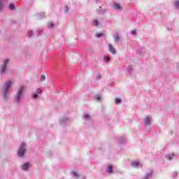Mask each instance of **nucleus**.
<instances>
[{
	"mask_svg": "<svg viewBox=\"0 0 179 179\" xmlns=\"http://www.w3.org/2000/svg\"><path fill=\"white\" fill-rule=\"evenodd\" d=\"M23 90H24V85H21L18 90L17 94L15 97V100L16 101H17V103H19L20 101V99H22Z\"/></svg>",
	"mask_w": 179,
	"mask_h": 179,
	"instance_id": "f257e3e1",
	"label": "nucleus"
},
{
	"mask_svg": "<svg viewBox=\"0 0 179 179\" xmlns=\"http://www.w3.org/2000/svg\"><path fill=\"white\" fill-rule=\"evenodd\" d=\"M26 152V143H22L20 146V149L18 150V156L20 157H23L24 156V152Z\"/></svg>",
	"mask_w": 179,
	"mask_h": 179,
	"instance_id": "f03ea898",
	"label": "nucleus"
},
{
	"mask_svg": "<svg viewBox=\"0 0 179 179\" xmlns=\"http://www.w3.org/2000/svg\"><path fill=\"white\" fill-rule=\"evenodd\" d=\"M11 85H12V82L10 81H7L5 84V86L3 87V94H4L5 99H6V94H8L9 92V89H10Z\"/></svg>",
	"mask_w": 179,
	"mask_h": 179,
	"instance_id": "7ed1b4c3",
	"label": "nucleus"
},
{
	"mask_svg": "<svg viewBox=\"0 0 179 179\" xmlns=\"http://www.w3.org/2000/svg\"><path fill=\"white\" fill-rule=\"evenodd\" d=\"M9 62V59H6L4 61V64L3 66H1L0 71H1V73H3V72H5V71H6V66H8V63Z\"/></svg>",
	"mask_w": 179,
	"mask_h": 179,
	"instance_id": "20e7f679",
	"label": "nucleus"
},
{
	"mask_svg": "<svg viewBox=\"0 0 179 179\" xmlns=\"http://www.w3.org/2000/svg\"><path fill=\"white\" fill-rule=\"evenodd\" d=\"M29 166H30V164L29 162H27L21 166V169H22V170H24V171H27Z\"/></svg>",
	"mask_w": 179,
	"mask_h": 179,
	"instance_id": "39448f33",
	"label": "nucleus"
},
{
	"mask_svg": "<svg viewBox=\"0 0 179 179\" xmlns=\"http://www.w3.org/2000/svg\"><path fill=\"white\" fill-rule=\"evenodd\" d=\"M131 166H132L133 167H136V168H138V167H140V166H141V163H139L138 161H135V162H131Z\"/></svg>",
	"mask_w": 179,
	"mask_h": 179,
	"instance_id": "423d86ee",
	"label": "nucleus"
},
{
	"mask_svg": "<svg viewBox=\"0 0 179 179\" xmlns=\"http://www.w3.org/2000/svg\"><path fill=\"white\" fill-rule=\"evenodd\" d=\"M108 46H109L110 52H111V54H115L116 52L115 48H114L113 46L110 44H109Z\"/></svg>",
	"mask_w": 179,
	"mask_h": 179,
	"instance_id": "0eeeda50",
	"label": "nucleus"
},
{
	"mask_svg": "<svg viewBox=\"0 0 179 179\" xmlns=\"http://www.w3.org/2000/svg\"><path fill=\"white\" fill-rule=\"evenodd\" d=\"M166 159H168V160H173V157H174V154H169L165 155Z\"/></svg>",
	"mask_w": 179,
	"mask_h": 179,
	"instance_id": "6e6552de",
	"label": "nucleus"
},
{
	"mask_svg": "<svg viewBox=\"0 0 179 179\" xmlns=\"http://www.w3.org/2000/svg\"><path fill=\"white\" fill-rule=\"evenodd\" d=\"M113 6L115 9H117L119 10L122 9L121 5L119 3H114Z\"/></svg>",
	"mask_w": 179,
	"mask_h": 179,
	"instance_id": "1a4fd4ad",
	"label": "nucleus"
},
{
	"mask_svg": "<svg viewBox=\"0 0 179 179\" xmlns=\"http://www.w3.org/2000/svg\"><path fill=\"white\" fill-rule=\"evenodd\" d=\"M144 124H145V125H148V124H150V118L149 117H145V119L144 120Z\"/></svg>",
	"mask_w": 179,
	"mask_h": 179,
	"instance_id": "9d476101",
	"label": "nucleus"
},
{
	"mask_svg": "<svg viewBox=\"0 0 179 179\" xmlns=\"http://www.w3.org/2000/svg\"><path fill=\"white\" fill-rule=\"evenodd\" d=\"M114 37H115V41L116 43H118L120 41V36L118 35V33H116L115 35H114Z\"/></svg>",
	"mask_w": 179,
	"mask_h": 179,
	"instance_id": "9b49d317",
	"label": "nucleus"
},
{
	"mask_svg": "<svg viewBox=\"0 0 179 179\" xmlns=\"http://www.w3.org/2000/svg\"><path fill=\"white\" fill-rule=\"evenodd\" d=\"M108 173H109L110 174H111V173H113V166H108Z\"/></svg>",
	"mask_w": 179,
	"mask_h": 179,
	"instance_id": "f8f14e48",
	"label": "nucleus"
},
{
	"mask_svg": "<svg viewBox=\"0 0 179 179\" xmlns=\"http://www.w3.org/2000/svg\"><path fill=\"white\" fill-rule=\"evenodd\" d=\"M152 173L147 174L146 176L144 177V179L152 178Z\"/></svg>",
	"mask_w": 179,
	"mask_h": 179,
	"instance_id": "ddd939ff",
	"label": "nucleus"
},
{
	"mask_svg": "<svg viewBox=\"0 0 179 179\" xmlns=\"http://www.w3.org/2000/svg\"><path fill=\"white\" fill-rule=\"evenodd\" d=\"M48 29H51V27H54V23H52V22H49V23L48 24Z\"/></svg>",
	"mask_w": 179,
	"mask_h": 179,
	"instance_id": "4468645a",
	"label": "nucleus"
},
{
	"mask_svg": "<svg viewBox=\"0 0 179 179\" xmlns=\"http://www.w3.org/2000/svg\"><path fill=\"white\" fill-rule=\"evenodd\" d=\"M121 103V99L116 98L115 99V104H120Z\"/></svg>",
	"mask_w": 179,
	"mask_h": 179,
	"instance_id": "2eb2a0df",
	"label": "nucleus"
},
{
	"mask_svg": "<svg viewBox=\"0 0 179 179\" xmlns=\"http://www.w3.org/2000/svg\"><path fill=\"white\" fill-rule=\"evenodd\" d=\"M71 174L72 176H73V177H77V178L79 177V175H78V173L75 171H73Z\"/></svg>",
	"mask_w": 179,
	"mask_h": 179,
	"instance_id": "dca6fc26",
	"label": "nucleus"
},
{
	"mask_svg": "<svg viewBox=\"0 0 179 179\" xmlns=\"http://www.w3.org/2000/svg\"><path fill=\"white\" fill-rule=\"evenodd\" d=\"M27 36H29V37H31V36H33V31H28Z\"/></svg>",
	"mask_w": 179,
	"mask_h": 179,
	"instance_id": "f3484780",
	"label": "nucleus"
},
{
	"mask_svg": "<svg viewBox=\"0 0 179 179\" xmlns=\"http://www.w3.org/2000/svg\"><path fill=\"white\" fill-rule=\"evenodd\" d=\"M83 117L85 120H89L90 118V116L87 114L84 115Z\"/></svg>",
	"mask_w": 179,
	"mask_h": 179,
	"instance_id": "a211bd4d",
	"label": "nucleus"
},
{
	"mask_svg": "<svg viewBox=\"0 0 179 179\" xmlns=\"http://www.w3.org/2000/svg\"><path fill=\"white\" fill-rule=\"evenodd\" d=\"M133 69H133L132 66H129L127 67V71H128L129 72H132Z\"/></svg>",
	"mask_w": 179,
	"mask_h": 179,
	"instance_id": "6ab92c4d",
	"label": "nucleus"
},
{
	"mask_svg": "<svg viewBox=\"0 0 179 179\" xmlns=\"http://www.w3.org/2000/svg\"><path fill=\"white\" fill-rule=\"evenodd\" d=\"M96 37H98V38L104 37V34H97Z\"/></svg>",
	"mask_w": 179,
	"mask_h": 179,
	"instance_id": "aec40b11",
	"label": "nucleus"
},
{
	"mask_svg": "<svg viewBox=\"0 0 179 179\" xmlns=\"http://www.w3.org/2000/svg\"><path fill=\"white\" fill-rule=\"evenodd\" d=\"M36 93L37 94H41V93H43V91L41 90V89H38Z\"/></svg>",
	"mask_w": 179,
	"mask_h": 179,
	"instance_id": "412c9836",
	"label": "nucleus"
},
{
	"mask_svg": "<svg viewBox=\"0 0 179 179\" xmlns=\"http://www.w3.org/2000/svg\"><path fill=\"white\" fill-rule=\"evenodd\" d=\"M175 6L176 9H179V1L176 2Z\"/></svg>",
	"mask_w": 179,
	"mask_h": 179,
	"instance_id": "4be33fe9",
	"label": "nucleus"
},
{
	"mask_svg": "<svg viewBox=\"0 0 179 179\" xmlns=\"http://www.w3.org/2000/svg\"><path fill=\"white\" fill-rule=\"evenodd\" d=\"M94 26H99V21H97V20H94Z\"/></svg>",
	"mask_w": 179,
	"mask_h": 179,
	"instance_id": "5701e85b",
	"label": "nucleus"
},
{
	"mask_svg": "<svg viewBox=\"0 0 179 179\" xmlns=\"http://www.w3.org/2000/svg\"><path fill=\"white\" fill-rule=\"evenodd\" d=\"M9 9H10V10L15 9V6H13V4H10L9 5Z\"/></svg>",
	"mask_w": 179,
	"mask_h": 179,
	"instance_id": "b1692460",
	"label": "nucleus"
},
{
	"mask_svg": "<svg viewBox=\"0 0 179 179\" xmlns=\"http://www.w3.org/2000/svg\"><path fill=\"white\" fill-rule=\"evenodd\" d=\"M95 99H96L98 101H100V99H101L100 95H96V96H95Z\"/></svg>",
	"mask_w": 179,
	"mask_h": 179,
	"instance_id": "393cba45",
	"label": "nucleus"
},
{
	"mask_svg": "<svg viewBox=\"0 0 179 179\" xmlns=\"http://www.w3.org/2000/svg\"><path fill=\"white\" fill-rule=\"evenodd\" d=\"M38 96L36 94H32V99H37Z\"/></svg>",
	"mask_w": 179,
	"mask_h": 179,
	"instance_id": "a878e982",
	"label": "nucleus"
},
{
	"mask_svg": "<svg viewBox=\"0 0 179 179\" xmlns=\"http://www.w3.org/2000/svg\"><path fill=\"white\" fill-rule=\"evenodd\" d=\"M2 8H3V5L2 4V1L0 0V10H2Z\"/></svg>",
	"mask_w": 179,
	"mask_h": 179,
	"instance_id": "bb28decb",
	"label": "nucleus"
},
{
	"mask_svg": "<svg viewBox=\"0 0 179 179\" xmlns=\"http://www.w3.org/2000/svg\"><path fill=\"white\" fill-rule=\"evenodd\" d=\"M104 61H106V62H108L110 61V57H104Z\"/></svg>",
	"mask_w": 179,
	"mask_h": 179,
	"instance_id": "cd10ccee",
	"label": "nucleus"
},
{
	"mask_svg": "<svg viewBox=\"0 0 179 179\" xmlns=\"http://www.w3.org/2000/svg\"><path fill=\"white\" fill-rule=\"evenodd\" d=\"M41 80H45V76L42 75V76H41Z\"/></svg>",
	"mask_w": 179,
	"mask_h": 179,
	"instance_id": "c85d7f7f",
	"label": "nucleus"
},
{
	"mask_svg": "<svg viewBox=\"0 0 179 179\" xmlns=\"http://www.w3.org/2000/svg\"><path fill=\"white\" fill-rule=\"evenodd\" d=\"M131 34H132L133 36H135V34H136V30L131 31Z\"/></svg>",
	"mask_w": 179,
	"mask_h": 179,
	"instance_id": "c756f323",
	"label": "nucleus"
},
{
	"mask_svg": "<svg viewBox=\"0 0 179 179\" xmlns=\"http://www.w3.org/2000/svg\"><path fill=\"white\" fill-rule=\"evenodd\" d=\"M64 10H65V12H68V6H66V7L64 8Z\"/></svg>",
	"mask_w": 179,
	"mask_h": 179,
	"instance_id": "7c9ffc66",
	"label": "nucleus"
},
{
	"mask_svg": "<svg viewBox=\"0 0 179 179\" xmlns=\"http://www.w3.org/2000/svg\"><path fill=\"white\" fill-rule=\"evenodd\" d=\"M97 78H98V79H101V76L98 75Z\"/></svg>",
	"mask_w": 179,
	"mask_h": 179,
	"instance_id": "2f4dec72",
	"label": "nucleus"
},
{
	"mask_svg": "<svg viewBox=\"0 0 179 179\" xmlns=\"http://www.w3.org/2000/svg\"><path fill=\"white\" fill-rule=\"evenodd\" d=\"M173 174L174 176H177V172H175Z\"/></svg>",
	"mask_w": 179,
	"mask_h": 179,
	"instance_id": "473e14b6",
	"label": "nucleus"
},
{
	"mask_svg": "<svg viewBox=\"0 0 179 179\" xmlns=\"http://www.w3.org/2000/svg\"><path fill=\"white\" fill-rule=\"evenodd\" d=\"M39 31H41V30H39Z\"/></svg>",
	"mask_w": 179,
	"mask_h": 179,
	"instance_id": "72a5a7b5",
	"label": "nucleus"
}]
</instances>
